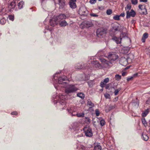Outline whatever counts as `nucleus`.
<instances>
[{
	"mask_svg": "<svg viewBox=\"0 0 150 150\" xmlns=\"http://www.w3.org/2000/svg\"><path fill=\"white\" fill-rule=\"evenodd\" d=\"M63 83L64 87L65 88V92L67 94H69L74 93L78 90V88L75 85H69L66 82H64Z\"/></svg>",
	"mask_w": 150,
	"mask_h": 150,
	"instance_id": "1",
	"label": "nucleus"
},
{
	"mask_svg": "<svg viewBox=\"0 0 150 150\" xmlns=\"http://www.w3.org/2000/svg\"><path fill=\"white\" fill-rule=\"evenodd\" d=\"M67 18L66 16L64 14L61 13L56 16L54 17V23H52L51 21L53 20L50 21V24L52 26H54L55 25L58 24V22L62 21L63 19H65Z\"/></svg>",
	"mask_w": 150,
	"mask_h": 150,
	"instance_id": "2",
	"label": "nucleus"
},
{
	"mask_svg": "<svg viewBox=\"0 0 150 150\" xmlns=\"http://www.w3.org/2000/svg\"><path fill=\"white\" fill-rule=\"evenodd\" d=\"M67 95L60 94L57 95L56 97V100H55L54 101H56L57 103H59L64 107L65 105V102L64 100L67 99Z\"/></svg>",
	"mask_w": 150,
	"mask_h": 150,
	"instance_id": "3",
	"label": "nucleus"
},
{
	"mask_svg": "<svg viewBox=\"0 0 150 150\" xmlns=\"http://www.w3.org/2000/svg\"><path fill=\"white\" fill-rule=\"evenodd\" d=\"M106 29L101 28L98 29L96 31L97 36L99 37L102 38L106 35L107 33Z\"/></svg>",
	"mask_w": 150,
	"mask_h": 150,
	"instance_id": "4",
	"label": "nucleus"
},
{
	"mask_svg": "<svg viewBox=\"0 0 150 150\" xmlns=\"http://www.w3.org/2000/svg\"><path fill=\"white\" fill-rule=\"evenodd\" d=\"M100 60L102 62V67L106 68L112 66V63L111 61H108L103 58L100 59Z\"/></svg>",
	"mask_w": 150,
	"mask_h": 150,
	"instance_id": "5",
	"label": "nucleus"
},
{
	"mask_svg": "<svg viewBox=\"0 0 150 150\" xmlns=\"http://www.w3.org/2000/svg\"><path fill=\"white\" fill-rule=\"evenodd\" d=\"M108 58L109 60L112 61H114L117 60L118 57V56L115 52H110L108 54Z\"/></svg>",
	"mask_w": 150,
	"mask_h": 150,
	"instance_id": "6",
	"label": "nucleus"
},
{
	"mask_svg": "<svg viewBox=\"0 0 150 150\" xmlns=\"http://www.w3.org/2000/svg\"><path fill=\"white\" fill-rule=\"evenodd\" d=\"M83 131L85 135L88 137H91L93 135L91 129L89 127H86L84 128Z\"/></svg>",
	"mask_w": 150,
	"mask_h": 150,
	"instance_id": "7",
	"label": "nucleus"
},
{
	"mask_svg": "<svg viewBox=\"0 0 150 150\" xmlns=\"http://www.w3.org/2000/svg\"><path fill=\"white\" fill-rule=\"evenodd\" d=\"M112 30L115 31H120L121 32L122 31L123 29L124 28L121 26L120 25L117 23H114L113 24Z\"/></svg>",
	"mask_w": 150,
	"mask_h": 150,
	"instance_id": "8",
	"label": "nucleus"
},
{
	"mask_svg": "<svg viewBox=\"0 0 150 150\" xmlns=\"http://www.w3.org/2000/svg\"><path fill=\"white\" fill-rule=\"evenodd\" d=\"M136 14V12L133 9L131 10L130 11H126V18H129L131 16L134 17L135 16Z\"/></svg>",
	"mask_w": 150,
	"mask_h": 150,
	"instance_id": "9",
	"label": "nucleus"
},
{
	"mask_svg": "<svg viewBox=\"0 0 150 150\" xmlns=\"http://www.w3.org/2000/svg\"><path fill=\"white\" fill-rule=\"evenodd\" d=\"M67 79V77L63 76L60 77L58 79V82L59 84L62 85V86L64 87L63 83L65 82V81Z\"/></svg>",
	"mask_w": 150,
	"mask_h": 150,
	"instance_id": "10",
	"label": "nucleus"
},
{
	"mask_svg": "<svg viewBox=\"0 0 150 150\" xmlns=\"http://www.w3.org/2000/svg\"><path fill=\"white\" fill-rule=\"evenodd\" d=\"M91 63L94 67L100 69L102 67L101 64L98 61H93Z\"/></svg>",
	"mask_w": 150,
	"mask_h": 150,
	"instance_id": "11",
	"label": "nucleus"
},
{
	"mask_svg": "<svg viewBox=\"0 0 150 150\" xmlns=\"http://www.w3.org/2000/svg\"><path fill=\"white\" fill-rule=\"evenodd\" d=\"M16 6V4L15 2L14 1H12L9 5L8 8L9 9V11L11 12L12 11V9H13L15 8Z\"/></svg>",
	"mask_w": 150,
	"mask_h": 150,
	"instance_id": "12",
	"label": "nucleus"
},
{
	"mask_svg": "<svg viewBox=\"0 0 150 150\" xmlns=\"http://www.w3.org/2000/svg\"><path fill=\"white\" fill-rule=\"evenodd\" d=\"M58 2V4L60 8H63L65 5V3L64 0H57Z\"/></svg>",
	"mask_w": 150,
	"mask_h": 150,
	"instance_id": "13",
	"label": "nucleus"
},
{
	"mask_svg": "<svg viewBox=\"0 0 150 150\" xmlns=\"http://www.w3.org/2000/svg\"><path fill=\"white\" fill-rule=\"evenodd\" d=\"M109 80L108 78L105 79L103 81H101L100 83V86L103 88L106 84L109 81Z\"/></svg>",
	"mask_w": 150,
	"mask_h": 150,
	"instance_id": "14",
	"label": "nucleus"
},
{
	"mask_svg": "<svg viewBox=\"0 0 150 150\" xmlns=\"http://www.w3.org/2000/svg\"><path fill=\"white\" fill-rule=\"evenodd\" d=\"M139 8L142 11L143 14H146L147 13L145 7L143 5L139 4L138 6Z\"/></svg>",
	"mask_w": 150,
	"mask_h": 150,
	"instance_id": "15",
	"label": "nucleus"
},
{
	"mask_svg": "<svg viewBox=\"0 0 150 150\" xmlns=\"http://www.w3.org/2000/svg\"><path fill=\"white\" fill-rule=\"evenodd\" d=\"M43 9L46 11L47 0H40Z\"/></svg>",
	"mask_w": 150,
	"mask_h": 150,
	"instance_id": "16",
	"label": "nucleus"
},
{
	"mask_svg": "<svg viewBox=\"0 0 150 150\" xmlns=\"http://www.w3.org/2000/svg\"><path fill=\"white\" fill-rule=\"evenodd\" d=\"M112 39L117 44H120L122 39V38H117L116 37H114Z\"/></svg>",
	"mask_w": 150,
	"mask_h": 150,
	"instance_id": "17",
	"label": "nucleus"
},
{
	"mask_svg": "<svg viewBox=\"0 0 150 150\" xmlns=\"http://www.w3.org/2000/svg\"><path fill=\"white\" fill-rule=\"evenodd\" d=\"M120 62L122 64V65L125 66L126 65L127 63V59L125 58H122L120 60Z\"/></svg>",
	"mask_w": 150,
	"mask_h": 150,
	"instance_id": "18",
	"label": "nucleus"
},
{
	"mask_svg": "<svg viewBox=\"0 0 150 150\" xmlns=\"http://www.w3.org/2000/svg\"><path fill=\"white\" fill-rule=\"evenodd\" d=\"M68 24L65 20H63L59 23V25L61 27H65Z\"/></svg>",
	"mask_w": 150,
	"mask_h": 150,
	"instance_id": "19",
	"label": "nucleus"
},
{
	"mask_svg": "<svg viewBox=\"0 0 150 150\" xmlns=\"http://www.w3.org/2000/svg\"><path fill=\"white\" fill-rule=\"evenodd\" d=\"M69 5L70 7L72 9L75 8L76 7V4L75 2L70 1L69 2Z\"/></svg>",
	"mask_w": 150,
	"mask_h": 150,
	"instance_id": "20",
	"label": "nucleus"
},
{
	"mask_svg": "<svg viewBox=\"0 0 150 150\" xmlns=\"http://www.w3.org/2000/svg\"><path fill=\"white\" fill-rule=\"evenodd\" d=\"M87 104L89 106L90 108H91L94 106V104L92 102L90 99L87 100Z\"/></svg>",
	"mask_w": 150,
	"mask_h": 150,
	"instance_id": "21",
	"label": "nucleus"
},
{
	"mask_svg": "<svg viewBox=\"0 0 150 150\" xmlns=\"http://www.w3.org/2000/svg\"><path fill=\"white\" fill-rule=\"evenodd\" d=\"M79 123L77 122H74L71 125V126L73 129H76L79 127Z\"/></svg>",
	"mask_w": 150,
	"mask_h": 150,
	"instance_id": "22",
	"label": "nucleus"
},
{
	"mask_svg": "<svg viewBox=\"0 0 150 150\" xmlns=\"http://www.w3.org/2000/svg\"><path fill=\"white\" fill-rule=\"evenodd\" d=\"M142 138L145 141H146L148 140L149 139V137L147 136V135L145 134H144V133H143L142 135Z\"/></svg>",
	"mask_w": 150,
	"mask_h": 150,
	"instance_id": "23",
	"label": "nucleus"
},
{
	"mask_svg": "<svg viewBox=\"0 0 150 150\" xmlns=\"http://www.w3.org/2000/svg\"><path fill=\"white\" fill-rule=\"evenodd\" d=\"M24 4V2L23 1H21L20 2H19L18 4V8L20 9H21L23 7V5Z\"/></svg>",
	"mask_w": 150,
	"mask_h": 150,
	"instance_id": "24",
	"label": "nucleus"
},
{
	"mask_svg": "<svg viewBox=\"0 0 150 150\" xmlns=\"http://www.w3.org/2000/svg\"><path fill=\"white\" fill-rule=\"evenodd\" d=\"M101 146L99 145L98 144L96 146H95L94 147V150H101Z\"/></svg>",
	"mask_w": 150,
	"mask_h": 150,
	"instance_id": "25",
	"label": "nucleus"
},
{
	"mask_svg": "<svg viewBox=\"0 0 150 150\" xmlns=\"http://www.w3.org/2000/svg\"><path fill=\"white\" fill-rule=\"evenodd\" d=\"M142 121L144 126L146 127L147 126V123L144 118L143 117L142 118Z\"/></svg>",
	"mask_w": 150,
	"mask_h": 150,
	"instance_id": "26",
	"label": "nucleus"
},
{
	"mask_svg": "<svg viewBox=\"0 0 150 150\" xmlns=\"http://www.w3.org/2000/svg\"><path fill=\"white\" fill-rule=\"evenodd\" d=\"M6 22V20L4 18H1L0 20V23L1 25H4Z\"/></svg>",
	"mask_w": 150,
	"mask_h": 150,
	"instance_id": "27",
	"label": "nucleus"
},
{
	"mask_svg": "<svg viewBox=\"0 0 150 150\" xmlns=\"http://www.w3.org/2000/svg\"><path fill=\"white\" fill-rule=\"evenodd\" d=\"M149 113V111L148 110H145L142 113V116L143 117L146 116Z\"/></svg>",
	"mask_w": 150,
	"mask_h": 150,
	"instance_id": "28",
	"label": "nucleus"
},
{
	"mask_svg": "<svg viewBox=\"0 0 150 150\" xmlns=\"http://www.w3.org/2000/svg\"><path fill=\"white\" fill-rule=\"evenodd\" d=\"M77 96L81 98H84V95L82 93H78L77 94Z\"/></svg>",
	"mask_w": 150,
	"mask_h": 150,
	"instance_id": "29",
	"label": "nucleus"
},
{
	"mask_svg": "<svg viewBox=\"0 0 150 150\" xmlns=\"http://www.w3.org/2000/svg\"><path fill=\"white\" fill-rule=\"evenodd\" d=\"M131 8V5L130 4H127L126 7H125V10L127 11H129L130 10Z\"/></svg>",
	"mask_w": 150,
	"mask_h": 150,
	"instance_id": "30",
	"label": "nucleus"
},
{
	"mask_svg": "<svg viewBox=\"0 0 150 150\" xmlns=\"http://www.w3.org/2000/svg\"><path fill=\"white\" fill-rule=\"evenodd\" d=\"M121 79V76L119 74H116L115 76V79L116 80L119 81Z\"/></svg>",
	"mask_w": 150,
	"mask_h": 150,
	"instance_id": "31",
	"label": "nucleus"
},
{
	"mask_svg": "<svg viewBox=\"0 0 150 150\" xmlns=\"http://www.w3.org/2000/svg\"><path fill=\"white\" fill-rule=\"evenodd\" d=\"M120 17L119 15H116L113 16V18L115 20H119L120 19Z\"/></svg>",
	"mask_w": 150,
	"mask_h": 150,
	"instance_id": "32",
	"label": "nucleus"
},
{
	"mask_svg": "<svg viewBox=\"0 0 150 150\" xmlns=\"http://www.w3.org/2000/svg\"><path fill=\"white\" fill-rule=\"evenodd\" d=\"M75 68L76 69H81L82 68V67L81 65L79 64H78L76 66Z\"/></svg>",
	"mask_w": 150,
	"mask_h": 150,
	"instance_id": "33",
	"label": "nucleus"
},
{
	"mask_svg": "<svg viewBox=\"0 0 150 150\" xmlns=\"http://www.w3.org/2000/svg\"><path fill=\"white\" fill-rule=\"evenodd\" d=\"M121 89V88H119L115 90L114 92L115 95V96L117 95L118 94L119 92L120 91Z\"/></svg>",
	"mask_w": 150,
	"mask_h": 150,
	"instance_id": "34",
	"label": "nucleus"
},
{
	"mask_svg": "<svg viewBox=\"0 0 150 150\" xmlns=\"http://www.w3.org/2000/svg\"><path fill=\"white\" fill-rule=\"evenodd\" d=\"M104 96L105 98L106 99H110V94L108 93H105L104 94Z\"/></svg>",
	"mask_w": 150,
	"mask_h": 150,
	"instance_id": "35",
	"label": "nucleus"
},
{
	"mask_svg": "<svg viewBox=\"0 0 150 150\" xmlns=\"http://www.w3.org/2000/svg\"><path fill=\"white\" fill-rule=\"evenodd\" d=\"M112 13V10L111 9H108L106 11V13L108 15H110Z\"/></svg>",
	"mask_w": 150,
	"mask_h": 150,
	"instance_id": "36",
	"label": "nucleus"
},
{
	"mask_svg": "<svg viewBox=\"0 0 150 150\" xmlns=\"http://www.w3.org/2000/svg\"><path fill=\"white\" fill-rule=\"evenodd\" d=\"M131 1L132 4L134 5H136L138 3L137 0H131Z\"/></svg>",
	"mask_w": 150,
	"mask_h": 150,
	"instance_id": "37",
	"label": "nucleus"
},
{
	"mask_svg": "<svg viewBox=\"0 0 150 150\" xmlns=\"http://www.w3.org/2000/svg\"><path fill=\"white\" fill-rule=\"evenodd\" d=\"M90 15L92 17H98V15L96 13H94L93 12H91L90 14Z\"/></svg>",
	"mask_w": 150,
	"mask_h": 150,
	"instance_id": "38",
	"label": "nucleus"
},
{
	"mask_svg": "<svg viewBox=\"0 0 150 150\" xmlns=\"http://www.w3.org/2000/svg\"><path fill=\"white\" fill-rule=\"evenodd\" d=\"M77 115L78 117H83L84 116V114L83 113H79L77 114Z\"/></svg>",
	"mask_w": 150,
	"mask_h": 150,
	"instance_id": "39",
	"label": "nucleus"
},
{
	"mask_svg": "<svg viewBox=\"0 0 150 150\" xmlns=\"http://www.w3.org/2000/svg\"><path fill=\"white\" fill-rule=\"evenodd\" d=\"M95 114L97 116H99L100 112L98 109H96L95 110Z\"/></svg>",
	"mask_w": 150,
	"mask_h": 150,
	"instance_id": "40",
	"label": "nucleus"
},
{
	"mask_svg": "<svg viewBox=\"0 0 150 150\" xmlns=\"http://www.w3.org/2000/svg\"><path fill=\"white\" fill-rule=\"evenodd\" d=\"M100 124L101 126H103L105 124V121L103 120H102L100 121Z\"/></svg>",
	"mask_w": 150,
	"mask_h": 150,
	"instance_id": "41",
	"label": "nucleus"
},
{
	"mask_svg": "<svg viewBox=\"0 0 150 150\" xmlns=\"http://www.w3.org/2000/svg\"><path fill=\"white\" fill-rule=\"evenodd\" d=\"M148 34L147 33H145L143 35L142 37L145 39L147 38L148 37Z\"/></svg>",
	"mask_w": 150,
	"mask_h": 150,
	"instance_id": "42",
	"label": "nucleus"
},
{
	"mask_svg": "<svg viewBox=\"0 0 150 150\" xmlns=\"http://www.w3.org/2000/svg\"><path fill=\"white\" fill-rule=\"evenodd\" d=\"M9 19L13 21L14 20V16L12 15H10L9 16Z\"/></svg>",
	"mask_w": 150,
	"mask_h": 150,
	"instance_id": "43",
	"label": "nucleus"
},
{
	"mask_svg": "<svg viewBox=\"0 0 150 150\" xmlns=\"http://www.w3.org/2000/svg\"><path fill=\"white\" fill-rule=\"evenodd\" d=\"M96 0H91L90 2L91 4H94L96 2Z\"/></svg>",
	"mask_w": 150,
	"mask_h": 150,
	"instance_id": "44",
	"label": "nucleus"
},
{
	"mask_svg": "<svg viewBox=\"0 0 150 150\" xmlns=\"http://www.w3.org/2000/svg\"><path fill=\"white\" fill-rule=\"evenodd\" d=\"M110 86V85L109 84H107V85H106L105 87V88L106 89H110V88H109Z\"/></svg>",
	"mask_w": 150,
	"mask_h": 150,
	"instance_id": "45",
	"label": "nucleus"
},
{
	"mask_svg": "<svg viewBox=\"0 0 150 150\" xmlns=\"http://www.w3.org/2000/svg\"><path fill=\"white\" fill-rule=\"evenodd\" d=\"M12 115H17V112L16 111H13L11 113Z\"/></svg>",
	"mask_w": 150,
	"mask_h": 150,
	"instance_id": "46",
	"label": "nucleus"
},
{
	"mask_svg": "<svg viewBox=\"0 0 150 150\" xmlns=\"http://www.w3.org/2000/svg\"><path fill=\"white\" fill-rule=\"evenodd\" d=\"M133 78V76H131L130 77H128L127 78V80L128 81H129L131 80Z\"/></svg>",
	"mask_w": 150,
	"mask_h": 150,
	"instance_id": "47",
	"label": "nucleus"
},
{
	"mask_svg": "<svg viewBox=\"0 0 150 150\" xmlns=\"http://www.w3.org/2000/svg\"><path fill=\"white\" fill-rule=\"evenodd\" d=\"M125 15V13L124 12L122 13H121L120 15H119L120 16H122V17H124Z\"/></svg>",
	"mask_w": 150,
	"mask_h": 150,
	"instance_id": "48",
	"label": "nucleus"
},
{
	"mask_svg": "<svg viewBox=\"0 0 150 150\" xmlns=\"http://www.w3.org/2000/svg\"><path fill=\"white\" fill-rule=\"evenodd\" d=\"M46 18L45 19V21L44 22V23L45 25V28L46 29Z\"/></svg>",
	"mask_w": 150,
	"mask_h": 150,
	"instance_id": "49",
	"label": "nucleus"
},
{
	"mask_svg": "<svg viewBox=\"0 0 150 150\" xmlns=\"http://www.w3.org/2000/svg\"><path fill=\"white\" fill-rule=\"evenodd\" d=\"M57 73H56L54 76V79L55 80L56 79L55 78L57 77Z\"/></svg>",
	"mask_w": 150,
	"mask_h": 150,
	"instance_id": "50",
	"label": "nucleus"
},
{
	"mask_svg": "<svg viewBox=\"0 0 150 150\" xmlns=\"http://www.w3.org/2000/svg\"><path fill=\"white\" fill-rule=\"evenodd\" d=\"M146 39L142 37V42H145V40Z\"/></svg>",
	"mask_w": 150,
	"mask_h": 150,
	"instance_id": "51",
	"label": "nucleus"
},
{
	"mask_svg": "<svg viewBox=\"0 0 150 150\" xmlns=\"http://www.w3.org/2000/svg\"><path fill=\"white\" fill-rule=\"evenodd\" d=\"M140 2H146L147 1V0H139Z\"/></svg>",
	"mask_w": 150,
	"mask_h": 150,
	"instance_id": "52",
	"label": "nucleus"
},
{
	"mask_svg": "<svg viewBox=\"0 0 150 150\" xmlns=\"http://www.w3.org/2000/svg\"><path fill=\"white\" fill-rule=\"evenodd\" d=\"M52 20H52V21H51V23H54V18H52V19H51L50 20V21Z\"/></svg>",
	"mask_w": 150,
	"mask_h": 150,
	"instance_id": "53",
	"label": "nucleus"
},
{
	"mask_svg": "<svg viewBox=\"0 0 150 150\" xmlns=\"http://www.w3.org/2000/svg\"><path fill=\"white\" fill-rule=\"evenodd\" d=\"M86 120H87V121L89 122H90V120L89 118H86Z\"/></svg>",
	"mask_w": 150,
	"mask_h": 150,
	"instance_id": "54",
	"label": "nucleus"
},
{
	"mask_svg": "<svg viewBox=\"0 0 150 150\" xmlns=\"http://www.w3.org/2000/svg\"><path fill=\"white\" fill-rule=\"evenodd\" d=\"M126 74V72H123L122 73V76H125Z\"/></svg>",
	"mask_w": 150,
	"mask_h": 150,
	"instance_id": "55",
	"label": "nucleus"
},
{
	"mask_svg": "<svg viewBox=\"0 0 150 150\" xmlns=\"http://www.w3.org/2000/svg\"><path fill=\"white\" fill-rule=\"evenodd\" d=\"M76 1V0H70V1H72L73 2H75Z\"/></svg>",
	"mask_w": 150,
	"mask_h": 150,
	"instance_id": "56",
	"label": "nucleus"
},
{
	"mask_svg": "<svg viewBox=\"0 0 150 150\" xmlns=\"http://www.w3.org/2000/svg\"><path fill=\"white\" fill-rule=\"evenodd\" d=\"M54 87H55V88L57 89H58V88L57 87V86L56 85H54Z\"/></svg>",
	"mask_w": 150,
	"mask_h": 150,
	"instance_id": "57",
	"label": "nucleus"
},
{
	"mask_svg": "<svg viewBox=\"0 0 150 150\" xmlns=\"http://www.w3.org/2000/svg\"><path fill=\"white\" fill-rule=\"evenodd\" d=\"M98 9L99 10H101L102 9L101 7H98Z\"/></svg>",
	"mask_w": 150,
	"mask_h": 150,
	"instance_id": "58",
	"label": "nucleus"
},
{
	"mask_svg": "<svg viewBox=\"0 0 150 150\" xmlns=\"http://www.w3.org/2000/svg\"><path fill=\"white\" fill-rule=\"evenodd\" d=\"M128 51H129V50H127L126 51V53H127L128 52Z\"/></svg>",
	"mask_w": 150,
	"mask_h": 150,
	"instance_id": "59",
	"label": "nucleus"
},
{
	"mask_svg": "<svg viewBox=\"0 0 150 150\" xmlns=\"http://www.w3.org/2000/svg\"><path fill=\"white\" fill-rule=\"evenodd\" d=\"M44 32V33H46V31L45 30Z\"/></svg>",
	"mask_w": 150,
	"mask_h": 150,
	"instance_id": "60",
	"label": "nucleus"
},
{
	"mask_svg": "<svg viewBox=\"0 0 150 150\" xmlns=\"http://www.w3.org/2000/svg\"><path fill=\"white\" fill-rule=\"evenodd\" d=\"M149 133H150V129H149Z\"/></svg>",
	"mask_w": 150,
	"mask_h": 150,
	"instance_id": "61",
	"label": "nucleus"
},
{
	"mask_svg": "<svg viewBox=\"0 0 150 150\" xmlns=\"http://www.w3.org/2000/svg\"><path fill=\"white\" fill-rule=\"evenodd\" d=\"M1 10H1V9H0V11L1 12Z\"/></svg>",
	"mask_w": 150,
	"mask_h": 150,
	"instance_id": "62",
	"label": "nucleus"
},
{
	"mask_svg": "<svg viewBox=\"0 0 150 150\" xmlns=\"http://www.w3.org/2000/svg\"><path fill=\"white\" fill-rule=\"evenodd\" d=\"M84 13H85V11H84Z\"/></svg>",
	"mask_w": 150,
	"mask_h": 150,
	"instance_id": "63",
	"label": "nucleus"
}]
</instances>
